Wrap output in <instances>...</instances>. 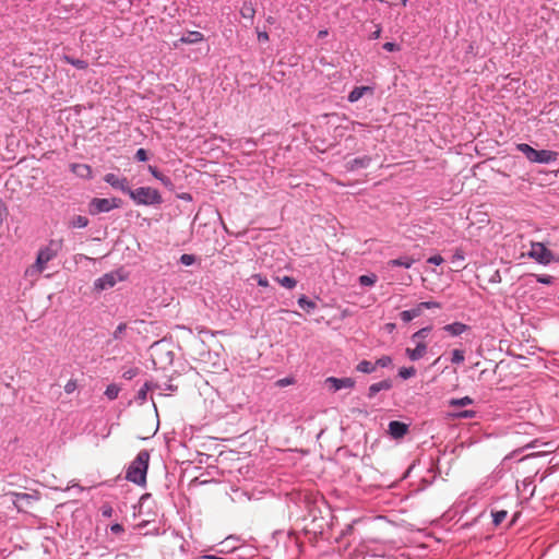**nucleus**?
<instances>
[{"mask_svg": "<svg viewBox=\"0 0 559 559\" xmlns=\"http://www.w3.org/2000/svg\"><path fill=\"white\" fill-rule=\"evenodd\" d=\"M146 356V369L165 370L173 364L174 360V352L171 350L170 343L165 340L154 342L148 347Z\"/></svg>", "mask_w": 559, "mask_h": 559, "instance_id": "nucleus-1", "label": "nucleus"}, {"mask_svg": "<svg viewBox=\"0 0 559 559\" xmlns=\"http://www.w3.org/2000/svg\"><path fill=\"white\" fill-rule=\"evenodd\" d=\"M60 245L56 241H50L49 245L40 248L35 262L25 270L24 276L33 281L37 280L46 270L48 262L57 257Z\"/></svg>", "mask_w": 559, "mask_h": 559, "instance_id": "nucleus-2", "label": "nucleus"}, {"mask_svg": "<svg viewBox=\"0 0 559 559\" xmlns=\"http://www.w3.org/2000/svg\"><path fill=\"white\" fill-rule=\"evenodd\" d=\"M516 150L525 155L531 163L551 164L557 159L558 154L550 150H535L526 143L516 144Z\"/></svg>", "mask_w": 559, "mask_h": 559, "instance_id": "nucleus-3", "label": "nucleus"}, {"mask_svg": "<svg viewBox=\"0 0 559 559\" xmlns=\"http://www.w3.org/2000/svg\"><path fill=\"white\" fill-rule=\"evenodd\" d=\"M527 257L535 260L542 265H548L551 262H558L559 258L555 257L543 242H532Z\"/></svg>", "mask_w": 559, "mask_h": 559, "instance_id": "nucleus-4", "label": "nucleus"}, {"mask_svg": "<svg viewBox=\"0 0 559 559\" xmlns=\"http://www.w3.org/2000/svg\"><path fill=\"white\" fill-rule=\"evenodd\" d=\"M127 276V273L121 269L106 273L94 282V288L98 292L109 289L117 283L124 281Z\"/></svg>", "mask_w": 559, "mask_h": 559, "instance_id": "nucleus-5", "label": "nucleus"}, {"mask_svg": "<svg viewBox=\"0 0 559 559\" xmlns=\"http://www.w3.org/2000/svg\"><path fill=\"white\" fill-rule=\"evenodd\" d=\"M204 35L199 31H188L179 39L173 43L174 48L178 49L180 45H193L203 41Z\"/></svg>", "mask_w": 559, "mask_h": 559, "instance_id": "nucleus-6", "label": "nucleus"}, {"mask_svg": "<svg viewBox=\"0 0 559 559\" xmlns=\"http://www.w3.org/2000/svg\"><path fill=\"white\" fill-rule=\"evenodd\" d=\"M325 383L330 385V388L336 392L342 389H353L355 386V380L353 378H335L329 377L325 379Z\"/></svg>", "mask_w": 559, "mask_h": 559, "instance_id": "nucleus-7", "label": "nucleus"}, {"mask_svg": "<svg viewBox=\"0 0 559 559\" xmlns=\"http://www.w3.org/2000/svg\"><path fill=\"white\" fill-rule=\"evenodd\" d=\"M162 203V195L156 189L142 187V204L154 205Z\"/></svg>", "mask_w": 559, "mask_h": 559, "instance_id": "nucleus-8", "label": "nucleus"}, {"mask_svg": "<svg viewBox=\"0 0 559 559\" xmlns=\"http://www.w3.org/2000/svg\"><path fill=\"white\" fill-rule=\"evenodd\" d=\"M115 206L114 200L109 199H93L91 202V213L108 212Z\"/></svg>", "mask_w": 559, "mask_h": 559, "instance_id": "nucleus-9", "label": "nucleus"}, {"mask_svg": "<svg viewBox=\"0 0 559 559\" xmlns=\"http://www.w3.org/2000/svg\"><path fill=\"white\" fill-rule=\"evenodd\" d=\"M427 352V345L424 342H418L415 348H406V356L412 361H417L421 359Z\"/></svg>", "mask_w": 559, "mask_h": 559, "instance_id": "nucleus-10", "label": "nucleus"}, {"mask_svg": "<svg viewBox=\"0 0 559 559\" xmlns=\"http://www.w3.org/2000/svg\"><path fill=\"white\" fill-rule=\"evenodd\" d=\"M407 430H408L407 425L402 421L392 420L389 424V432L395 439L404 437L406 435Z\"/></svg>", "mask_w": 559, "mask_h": 559, "instance_id": "nucleus-11", "label": "nucleus"}, {"mask_svg": "<svg viewBox=\"0 0 559 559\" xmlns=\"http://www.w3.org/2000/svg\"><path fill=\"white\" fill-rule=\"evenodd\" d=\"M392 381L390 379H385L376 383H372L368 389V397H374L381 391H388L392 388Z\"/></svg>", "mask_w": 559, "mask_h": 559, "instance_id": "nucleus-12", "label": "nucleus"}, {"mask_svg": "<svg viewBox=\"0 0 559 559\" xmlns=\"http://www.w3.org/2000/svg\"><path fill=\"white\" fill-rule=\"evenodd\" d=\"M442 329L451 336H460L466 331H468L469 326L462 322H453L450 324H445Z\"/></svg>", "mask_w": 559, "mask_h": 559, "instance_id": "nucleus-13", "label": "nucleus"}, {"mask_svg": "<svg viewBox=\"0 0 559 559\" xmlns=\"http://www.w3.org/2000/svg\"><path fill=\"white\" fill-rule=\"evenodd\" d=\"M370 163H371V157H369L367 155L361 156V157H356V158L347 162L346 169L354 171L357 169L367 168L370 165Z\"/></svg>", "mask_w": 559, "mask_h": 559, "instance_id": "nucleus-14", "label": "nucleus"}, {"mask_svg": "<svg viewBox=\"0 0 559 559\" xmlns=\"http://www.w3.org/2000/svg\"><path fill=\"white\" fill-rule=\"evenodd\" d=\"M126 478L134 484H140V454L133 460L127 471Z\"/></svg>", "mask_w": 559, "mask_h": 559, "instance_id": "nucleus-15", "label": "nucleus"}, {"mask_svg": "<svg viewBox=\"0 0 559 559\" xmlns=\"http://www.w3.org/2000/svg\"><path fill=\"white\" fill-rule=\"evenodd\" d=\"M12 496L15 498L13 504L19 511L22 510L23 502L31 504L32 501L37 499L34 495L25 492H12Z\"/></svg>", "mask_w": 559, "mask_h": 559, "instance_id": "nucleus-16", "label": "nucleus"}, {"mask_svg": "<svg viewBox=\"0 0 559 559\" xmlns=\"http://www.w3.org/2000/svg\"><path fill=\"white\" fill-rule=\"evenodd\" d=\"M105 181L107 183H109L114 188L121 189V190H127L128 189V181H127V179L126 178H119L115 174H107L105 176Z\"/></svg>", "mask_w": 559, "mask_h": 559, "instance_id": "nucleus-17", "label": "nucleus"}, {"mask_svg": "<svg viewBox=\"0 0 559 559\" xmlns=\"http://www.w3.org/2000/svg\"><path fill=\"white\" fill-rule=\"evenodd\" d=\"M373 88L370 86H356L349 94H348V102L349 103H356L358 102L366 93H372Z\"/></svg>", "mask_w": 559, "mask_h": 559, "instance_id": "nucleus-18", "label": "nucleus"}, {"mask_svg": "<svg viewBox=\"0 0 559 559\" xmlns=\"http://www.w3.org/2000/svg\"><path fill=\"white\" fill-rule=\"evenodd\" d=\"M415 262H416V260L414 258L404 255V257H400V258L390 260L388 262V264L390 266H402L405 269H411Z\"/></svg>", "mask_w": 559, "mask_h": 559, "instance_id": "nucleus-19", "label": "nucleus"}, {"mask_svg": "<svg viewBox=\"0 0 559 559\" xmlns=\"http://www.w3.org/2000/svg\"><path fill=\"white\" fill-rule=\"evenodd\" d=\"M148 171L157 179L159 180L166 188L173 189L174 185L169 177L164 176L158 169L154 166L147 167Z\"/></svg>", "mask_w": 559, "mask_h": 559, "instance_id": "nucleus-20", "label": "nucleus"}, {"mask_svg": "<svg viewBox=\"0 0 559 559\" xmlns=\"http://www.w3.org/2000/svg\"><path fill=\"white\" fill-rule=\"evenodd\" d=\"M421 312H423L421 309L417 305V307H415L413 309L402 311L400 313V317L404 323H408L412 320H414L415 318L419 317L421 314Z\"/></svg>", "mask_w": 559, "mask_h": 559, "instance_id": "nucleus-21", "label": "nucleus"}, {"mask_svg": "<svg viewBox=\"0 0 559 559\" xmlns=\"http://www.w3.org/2000/svg\"><path fill=\"white\" fill-rule=\"evenodd\" d=\"M356 370L362 373H372L377 370L376 362L369 360H361L356 366Z\"/></svg>", "mask_w": 559, "mask_h": 559, "instance_id": "nucleus-22", "label": "nucleus"}, {"mask_svg": "<svg viewBox=\"0 0 559 559\" xmlns=\"http://www.w3.org/2000/svg\"><path fill=\"white\" fill-rule=\"evenodd\" d=\"M298 302V306L306 310L307 312H310L312 310L316 309L317 305L314 301L310 300L308 297H306L305 295L300 296L297 300Z\"/></svg>", "mask_w": 559, "mask_h": 559, "instance_id": "nucleus-23", "label": "nucleus"}, {"mask_svg": "<svg viewBox=\"0 0 559 559\" xmlns=\"http://www.w3.org/2000/svg\"><path fill=\"white\" fill-rule=\"evenodd\" d=\"M62 60L69 64H72L74 66L75 68L80 69V70H85L87 68V62L85 60H81V59H74L68 55H64L62 57Z\"/></svg>", "mask_w": 559, "mask_h": 559, "instance_id": "nucleus-24", "label": "nucleus"}, {"mask_svg": "<svg viewBox=\"0 0 559 559\" xmlns=\"http://www.w3.org/2000/svg\"><path fill=\"white\" fill-rule=\"evenodd\" d=\"M473 399H471L469 396H464V397H461V399H452L450 400L449 402V405L452 406V407H463V406H467V405H471L473 404Z\"/></svg>", "mask_w": 559, "mask_h": 559, "instance_id": "nucleus-25", "label": "nucleus"}, {"mask_svg": "<svg viewBox=\"0 0 559 559\" xmlns=\"http://www.w3.org/2000/svg\"><path fill=\"white\" fill-rule=\"evenodd\" d=\"M277 282L287 289H293L297 285V281L290 276H283L281 278L278 277Z\"/></svg>", "mask_w": 559, "mask_h": 559, "instance_id": "nucleus-26", "label": "nucleus"}, {"mask_svg": "<svg viewBox=\"0 0 559 559\" xmlns=\"http://www.w3.org/2000/svg\"><path fill=\"white\" fill-rule=\"evenodd\" d=\"M358 282L361 286H373L377 282L374 274L360 275Z\"/></svg>", "mask_w": 559, "mask_h": 559, "instance_id": "nucleus-27", "label": "nucleus"}, {"mask_svg": "<svg viewBox=\"0 0 559 559\" xmlns=\"http://www.w3.org/2000/svg\"><path fill=\"white\" fill-rule=\"evenodd\" d=\"M465 359V354L463 349H453L451 356V362L454 365H461Z\"/></svg>", "mask_w": 559, "mask_h": 559, "instance_id": "nucleus-28", "label": "nucleus"}, {"mask_svg": "<svg viewBox=\"0 0 559 559\" xmlns=\"http://www.w3.org/2000/svg\"><path fill=\"white\" fill-rule=\"evenodd\" d=\"M148 453L145 452V451H142V460H141V463H142V486L145 485V481H146V471H147V466H148Z\"/></svg>", "mask_w": 559, "mask_h": 559, "instance_id": "nucleus-29", "label": "nucleus"}, {"mask_svg": "<svg viewBox=\"0 0 559 559\" xmlns=\"http://www.w3.org/2000/svg\"><path fill=\"white\" fill-rule=\"evenodd\" d=\"M416 374V369L414 367H402L399 370V376L403 380H407Z\"/></svg>", "mask_w": 559, "mask_h": 559, "instance_id": "nucleus-30", "label": "nucleus"}, {"mask_svg": "<svg viewBox=\"0 0 559 559\" xmlns=\"http://www.w3.org/2000/svg\"><path fill=\"white\" fill-rule=\"evenodd\" d=\"M531 276L535 277L538 283L544 285H551L555 281L554 276L547 274H531Z\"/></svg>", "mask_w": 559, "mask_h": 559, "instance_id": "nucleus-31", "label": "nucleus"}, {"mask_svg": "<svg viewBox=\"0 0 559 559\" xmlns=\"http://www.w3.org/2000/svg\"><path fill=\"white\" fill-rule=\"evenodd\" d=\"M492 515V523L495 525H500L507 518L508 512L504 510L495 511L491 513Z\"/></svg>", "mask_w": 559, "mask_h": 559, "instance_id": "nucleus-32", "label": "nucleus"}, {"mask_svg": "<svg viewBox=\"0 0 559 559\" xmlns=\"http://www.w3.org/2000/svg\"><path fill=\"white\" fill-rule=\"evenodd\" d=\"M88 224V219L85 216L76 215L72 218L71 225L75 228H83Z\"/></svg>", "mask_w": 559, "mask_h": 559, "instance_id": "nucleus-33", "label": "nucleus"}, {"mask_svg": "<svg viewBox=\"0 0 559 559\" xmlns=\"http://www.w3.org/2000/svg\"><path fill=\"white\" fill-rule=\"evenodd\" d=\"M228 550L226 548H222L217 550V554H226ZM201 559H239V556H229V557H223L219 555H204Z\"/></svg>", "mask_w": 559, "mask_h": 559, "instance_id": "nucleus-34", "label": "nucleus"}, {"mask_svg": "<svg viewBox=\"0 0 559 559\" xmlns=\"http://www.w3.org/2000/svg\"><path fill=\"white\" fill-rule=\"evenodd\" d=\"M119 391H120V388L116 384H110L107 386L106 391H105V395L109 399V400H115L118 394H119Z\"/></svg>", "mask_w": 559, "mask_h": 559, "instance_id": "nucleus-35", "label": "nucleus"}, {"mask_svg": "<svg viewBox=\"0 0 559 559\" xmlns=\"http://www.w3.org/2000/svg\"><path fill=\"white\" fill-rule=\"evenodd\" d=\"M374 362L377 368H389L392 366L393 360L390 356H382L378 358Z\"/></svg>", "mask_w": 559, "mask_h": 559, "instance_id": "nucleus-36", "label": "nucleus"}, {"mask_svg": "<svg viewBox=\"0 0 559 559\" xmlns=\"http://www.w3.org/2000/svg\"><path fill=\"white\" fill-rule=\"evenodd\" d=\"M430 331H431L430 326H425V328L418 330L417 332H415L412 335V340L413 341H415V340H424V338L427 337V335L429 334Z\"/></svg>", "mask_w": 559, "mask_h": 559, "instance_id": "nucleus-37", "label": "nucleus"}, {"mask_svg": "<svg viewBox=\"0 0 559 559\" xmlns=\"http://www.w3.org/2000/svg\"><path fill=\"white\" fill-rule=\"evenodd\" d=\"M180 263L186 265V266H190L192 265L195 261H197V258L194 254H189V253H183L181 257H180Z\"/></svg>", "mask_w": 559, "mask_h": 559, "instance_id": "nucleus-38", "label": "nucleus"}, {"mask_svg": "<svg viewBox=\"0 0 559 559\" xmlns=\"http://www.w3.org/2000/svg\"><path fill=\"white\" fill-rule=\"evenodd\" d=\"M454 416L457 417V418L469 419V418H474L476 416V412L472 411V409H465V411H461V412L455 413Z\"/></svg>", "mask_w": 559, "mask_h": 559, "instance_id": "nucleus-39", "label": "nucleus"}, {"mask_svg": "<svg viewBox=\"0 0 559 559\" xmlns=\"http://www.w3.org/2000/svg\"><path fill=\"white\" fill-rule=\"evenodd\" d=\"M76 389H78V381L74 379H70L64 385V391L67 394L73 393Z\"/></svg>", "mask_w": 559, "mask_h": 559, "instance_id": "nucleus-40", "label": "nucleus"}, {"mask_svg": "<svg viewBox=\"0 0 559 559\" xmlns=\"http://www.w3.org/2000/svg\"><path fill=\"white\" fill-rule=\"evenodd\" d=\"M419 308L421 309V311L424 309H433V308H440L441 305L437 301H423L420 304H418Z\"/></svg>", "mask_w": 559, "mask_h": 559, "instance_id": "nucleus-41", "label": "nucleus"}, {"mask_svg": "<svg viewBox=\"0 0 559 559\" xmlns=\"http://www.w3.org/2000/svg\"><path fill=\"white\" fill-rule=\"evenodd\" d=\"M253 280L257 281V284L261 287H267L269 286V281L265 276L261 275V274H254L252 276Z\"/></svg>", "mask_w": 559, "mask_h": 559, "instance_id": "nucleus-42", "label": "nucleus"}, {"mask_svg": "<svg viewBox=\"0 0 559 559\" xmlns=\"http://www.w3.org/2000/svg\"><path fill=\"white\" fill-rule=\"evenodd\" d=\"M72 170L81 176L84 175L83 171H86L88 173L90 171V168L86 166V165H73L72 166Z\"/></svg>", "mask_w": 559, "mask_h": 559, "instance_id": "nucleus-43", "label": "nucleus"}, {"mask_svg": "<svg viewBox=\"0 0 559 559\" xmlns=\"http://www.w3.org/2000/svg\"><path fill=\"white\" fill-rule=\"evenodd\" d=\"M443 258L439 254L430 257L427 262L435 265H440L443 263Z\"/></svg>", "mask_w": 559, "mask_h": 559, "instance_id": "nucleus-44", "label": "nucleus"}, {"mask_svg": "<svg viewBox=\"0 0 559 559\" xmlns=\"http://www.w3.org/2000/svg\"><path fill=\"white\" fill-rule=\"evenodd\" d=\"M294 383V379L293 378H283V379H280L276 384L277 386L280 388H285L287 385H290Z\"/></svg>", "mask_w": 559, "mask_h": 559, "instance_id": "nucleus-45", "label": "nucleus"}, {"mask_svg": "<svg viewBox=\"0 0 559 559\" xmlns=\"http://www.w3.org/2000/svg\"><path fill=\"white\" fill-rule=\"evenodd\" d=\"M383 49L386 51H396L400 47L395 43L388 41L383 44Z\"/></svg>", "mask_w": 559, "mask_h": 559, "instance_id": "nucleus-46", "label": "nucleus"}, {"mask_svg": "<svg viewBox=\"0 0 559 559\" xmlns=\"http://www.w3.org/2000/svg\"><path fill=\"white\" fill-rule=\"evenodd\" d=\"M8 216L7 206L0 202V226L2 225L4 218Z\"/></svg>", "mask_w": 559, "mask_h": 559, "instance_id": "nucleus-47", "label": "nucleus"}, {"mask_svg": "<svg viewBox=\"0 0 559 559\" xmlns=\"http://www.w3.org/2000/svg\"><path fill=\"white\" fill-rule=\"evenodd\" d=\"M58 3L66 10V11H69L70 7H74L75 3L73 1H70V0H58Z\"/></svg>", "mask_w": 559, "mask_h": 559, "instance_id": "nucleus-48", "label": "nucleus"}, {"mask_svg": "<svg viewBox=\"0 0 559 559\" xmlns=\"http://www.w3.org/2000/svg\"><path fill=\"white\" fill-rule=\"evenodd\" d=\"M102 514L106 518H110L112 515V508L108 504L103 506Z\"/></svg>", "mask_w": 559, "mask_h": 559, "instance_id": "nucleus-49", "label": "nucleus"}, {"mask_svg": "<svg viewBox=\"0 0 559 559\" xmlns=\"http://www.w3.org/2000/svg\"><path fill=\"white\" fill-rule=\"evenodd\" d=\"M110 531H111L114 534H119V533H121V532L123 531V527H122V525H120V524L116 523V524H112V525L110 526Z\"/></svg>", "mask_w": 559, "mask_h": 559, "instance_id": "nucleus-50", "label": "nucleus"}, {"mask_svg": "<svg viewBox=\"0 0 559 559\" xmlns=\"http://www.w3.org/2000/svg\"><path fill=\"white\" fill-rule=\"evenodd\" d=\"M258 40L259 41H267L269 40V34L265 31L258 32Z\"/></svg>", "mask_w": 559, "mask_h": 559, "instance_id": "nucleus-51", "label": "nucleus"}, {"mask_svg": "<svg viewBox=\"0 0 559 559\" xmlns=\"http://www.w3.org/2000/svg\"><path fill=\"white\" fill-rule=\"evenodd\" d=\"M126 329V324H120L114 332V337L118 338L122 331Z\"/></svg>", "mask_w": 559, "mask_h": 559, "instance_id": "nucleus-52", "label": "nucleus"}, {"mask_svg": "<svg viewBox=\"0 0 559 559\" xmlns=\"http://www.w3.org/2000/svg\"><path fill=\"white\" fill-rule=\"evenodd\" d=\"M136 374V371L135 370H129V371H126L123 373V378L126 379H132L133 377H135Z\"/></svg>", "mask_w": 559, "mask_h": 559, "instance_id": "nucleus-53", "label": "nucleus"}, {"mask_svg": "<svg viewBox=\"0 0 559 559\" xmlns=\"http://www.w3.org/2000/svg\"><path fill=\"white\" fill-rule=\"evenodd\" d=\"M151 495L150 493H142V497H141V500H142V507L144 506V503L150 499Z\"/></svg>", "mask_w": 559, "mask_h": 559, "instance_id": "nucleus-54", "label": "nucleus"}, {"mask_svg": "<svg viewBox=\"0 0 559 559\" xmlns=\"http://www.w3.org/2000/svg\"><path fill=\"white\" fill-rule=\"evenodd\" d=\"M325 36H328V31L326 29L319 31V33H318V37L319 38H323Z\"/></svg>", "mask_w": 559, "mask_h": 559, "instance_id": "nucleus-55", "label": "nucleus"}, {"mask_svg": "<svg viewBox=\"0 0 559 559\" xmlns=\"http://www.w3.org/2000/svg\"><path fill=\"white\" fill-rule=\"evenodd\" d=\"M380 34H381V29H380V28H378L377 31H374V32L372 33V38H374V39H376V38H379V37H380Z\"/></svg>", "mask_w": 559, "mask_h": 559, "instance_id": "nucleus-56", "label": "nucleus"}, {"mask_svg": "<svg viewBox=\"0 0 559 559\" xmlns=\"http://www.w3.org/2000/svg\"><path fill=\"white\" fill-rule=\"evenodd\" d=\"M454 259L456 260H463L464 259V255L460 252H456L454 255H453Z\"/></svg>", "mask_w": 559, "mask_h": 559, "instance_id": "nucleus-57", "label": "nucleus"}, {"mask_svg": "<svg viewBox=\"0 0 559 559\" xmlns=\"http://www.w3.org/2000/svg\"><path fill=\"white\" fill-rule=\"evenodd\" d=\"M151 522V520H142L141 527L142 530Z\"/></svg>", "mask_w": 559, "mask_h": 559, "instance_id": "nucleus-58", "label": "nucleus"}, {"mask_svg": "<svg viewBox=\"0 0 559 559\" xmlns=\"http://www.w3.org/2000/svg\"><path fill=\"white\" fill-rule=\"evenodd\" d=\"M147 159L146 152L142 148V163Z\"/></svg>", "mask_w": 559, "mask_h": 559, "instance_id": "nucleus-59", "label": "nucleus"}, {"mask_svg": "<svg viewBox=\"0 0 559 559\" xmlns=\"http://www.w3.org/2000/svg\"><path fill=\"white\" fill-rule=\"evenodd\" d=\"M386 328L391 331L395 328V325L393 323H390V324H386Z\"/></svg>", "mask_w": 559, "mask_h": 559, "instance_id": "nucleus-60", "label": "nucleus"}, {"mask_svg": "<svg viewBox=\"0 0 559 559\" xmlns=\"http://www.w3.org/2000/svg\"><path fill=\"white\" fill-rule=\"evenodd\" d=\"M231 550H233L234 552H237V551H239V550H240V548L233 547V548H231Z\"/></svg>", "mask_w": 559, "mask_h": 559, "instance_id": "nucleus-61", "label": "nucleus"}, {"mask_svg": "<svg viewBox=\"0 0 559 559\" xmlns=\"http://www.w3.org/2000/svg\"><path fill=\"white\" fill-rule=\"evenodd\" d=\"M135 158H140V150L134 155Z\"/></svg>", "mask_w": 559, "mask_h": 559, "instance_id": "nucleus-62", "label": "nucleus"}, {"mask_svg": "<svg viewBox=\"0 0 559 559\" xmlns=\"http://www.w3.org/2000/svg\"><path fill=\"white\" fill-rule=\"evenodd\" d=\"M141 396H142V400L145 399V392L143 390H142Z\"/></svg>", "mask_w": 559, "mask_h": 559, "instance_id": "nucleus-63", "label": "nucleus"}, {"mask_svg": "<svg viewBox=\"0 0 559 559\" xmlns=\"http://www.w3.org/2000/svg\"><path fill=\"white\" fill-rule=\"evenodd\" d=\"M182 199H185V200L190 199V195L189 194L183 195Z\"/></svg>", "mask_w": 559, "mask_h": 559, "instance_id": "nucleus-64", "label": "nucleus"}]
</instances>
